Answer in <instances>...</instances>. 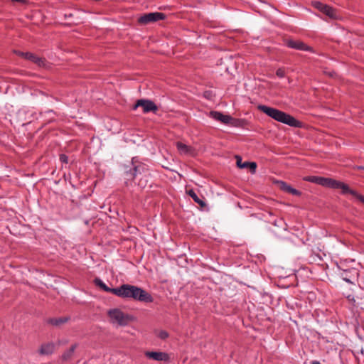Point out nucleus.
<instances>
[{
    "mask_svg": "<svg viewBox=\"0 0 364 364\" xmlns=\"http://www.w3.org/2000/svg\"><path fill=\"white\" fill-rule=\"evenodd\" d=\"M237 159V166L240 168H247L249 165V161H245L244 163L242 162V158L240 156H236Z\"/></svg>",
    "mask_w": 364,
    "mask_h": 364,
    "instance_id": "4be33fe9",
    "label": "nucleus"
},
{
    "mask_svg": "<svg viewBox=\"0 0 364 364\" xmlns=\"http://www.w3.org/2000/svg\"><path fill=\"white\" fill-rule=\"evenodd\" d=\"M94 284L98 287L99 288L102 289L106 292L112 293L114 295L117 294V288H109L108 287L100 278L96 277L93 280Z\"/></svg>",
    "mask_w": 364,
    "mask_h": 364,
    "instance_id": "ddd939ff",
    "label": "nucleus"
},
{
    "mask_svg": "<svg viewBox=\"0 0 364 364\" xmlns=\"http://www.w3.org/2000/svg\"><path fill=\"white\" fill-rule=\"evenodd\" d=\"M289 193H290V194H291L293 196H300L301 195V191L294 188L293 187H291V188L290 189V191L289 192Z\"/></svg>",
    "mask_w": 364,
    "mask_h": 364,
    "instance_id": "bb28decb",
    "label": "nucleus"
},
{
    "mask_svg": "<svg viewBox=\"0 0 364 364\" xmlns=\"http://www.w3.org/2000/svg\"><path fill=\"white\" fill-rule=\"evenodd\" d=\"M343 279H344L345 281H346L347 282H348V283H352V282H351L349 279H348L347 277H343Z\"/></svg>",
    "mask_w": 364,
    "mask_h": 364,
    "instance_id": "473e14b6",
    "label": "nucleus"
},
{
    "mask_svg": "<svg viewBox=\"0 0 364 364\" xmlns=\"http://www.w3.org/2000/svg\"><path fill=\"white\" fill-rule=\"evenodd\" d=\"M107 314L112 323H117L121 326H127L133 321L132 316L124 313L119 309H110L108 311Z\"/></svg>",
    "mask_w": 364,
    "mask_h": 364,
    "instance_id": "39448f33",
    "label": "nucleus"
},
{
    "mask_svg": "<svg viewBox=\"0 0 364 364\" xmlns=\"http://www.w3.org/2000/svg\"><path fill=\"white\" fill-rule=\"evenodd\" d=\"M346 190L343 189L342 191L343 194H350L353 196L355 197L358 200H359L361 203H364V196L360 193H358L357 191L352 190L349 188V186L346 184Z\"/></svg>",
    "mask_w": 364,
    "mask_h": 364,
    "instance_id": "2eb2a0df",
    "label": "nucleus"
},
{
    "mask_svg": "<svg viewBox=\"0 0 364 364\" xmlns=\"http://www.w3.org/2000/svg\"><path fill=\"white\" fill-rule=\"evenodd\" d=\"M147 181H143L142 178H141L138 183V185L142 188L145 187L146 186Z\"/></svg>",
    "mask_w": 364,
    "mask_h": 364,
    "instance_id": "c85d7f7f",
    "label": "nucleus"
},
{
    "mask_svg": "<svg viewBox=\"0 0 364 364\" xmlns=\"http://www.w3.org/2000/svg\"><path fill=\"white\" fill-rule=\"evenodd\" d=\"M55 348V345L53 342L43 343L41 346L39 353L41 355H50L54 352Z\"/></svg>",
    "mask_w": 364,
    "mask_h": 364,
    "instance_id": "4468645a",
    "label": "nucleus"
},
{
    "mask_svg": "<svg viewBox=\"0 0 364 364\" xmlns=\"http://www.w3.org/2000/svg\"><path fill=\"white\" fill-rule=\"evenodd\" d=\"M311 364H321L320 362L317 361V360H314L312 362Z\"/></svg>",
    "mask_w": 364,
    "mask_h": 364,
    "instance_id": "f704fd0d",
    "label": "nucleus"
},
{
    "mask_svg": "<svg viewBox=\"0 0 364 364\" xmlns=\"http://www.w3.org/2000/svg\"><path fill=\"white\" fill-rule=\"evenodd\" d=\"M176 147H177L178 150L181 153H183V154H188L191 151V146H188L186 144L181 142V141L176 142Z\"/></svg>",
    "mask_w": 364,
    "mask_h": 364,
    "instance_id": "aec40b11",
    "label": "nucleus"
},
{
    "mask_svg": "<svg viewBox=\"0 0 364 364\" xmlns=\"http://www.w3.org/2000/svg\"><path fill=\"white\" fill-rule=\"evenodd\" d=\"M116 296L124 299H133L145 303H151L154 301L152 296L141 287L131 284H122L117 287Z\"/></svg>",
    "mask_w": 364,
    "mask_h": 364,
    "instance_id": "f257e3e1",
    "label": "nucleus"
},
{
    "mask_svg": "<svg viewBox=\"0 0 364 364\" xmlns=\"http://www.w3.org/2000/svg\"><path fill=\"white\" fill-rule=\"evenodd\" d=\"M304 180L333 189H341V191H343V189L346 190V183L331 178L309 176L304 177Z\"/></svg>",
    "mask_w": 364,
    "mask_h": 364,
    "instance_id": "20e7f679",
    "label": "nucleus"
},
{
    "mask_svg": "<svg viewBox=\"0 0 364 364\" xmlns=\"http://www.w3.org/2000/svg\"><path fill=\"white\" fill-rule=\"evenodd\" d=\"M70 320L69 316H63L59 318H49L46 320L48 324H50L53 326L60 327L65 324Z\"/></svg>",
    "mask_w": 364,
    "mask_h": 364,
    "instance_id": "9b49d317",
    "label": "nucleus"
},
{
    "mask_svg": "<svg viewBox=\"0 0 364 364\" xmlns=\"http://www.w3.org/2000/svg\"><path fill=\"white\" fill-rule=\"evenodd\" d=\"M13 2H19L21 4H26L27 2V0H11Z\"/></svg>",
    "mask_w": 364,
    "mask_h": 364,
    "instance_id": "2f4dec72",
    "label": "nucleus"
},
{
    "mask_svg": "<svg viewBox=\"0 0 364 364\" xmlns=\"http://www.w3.org/2000/svg\"><path fill=\"white\" fill-rule=\"evenodd\" d=\"M246 124V121L242 119H236L231 117V119L229 120L228 125H231L235 127H243Z\"/></svg>",
    "mask_w": 364,
    "mask_h": 364,
    "instance_id": "6ab92c4d",
    "label": "nucleus"
},
{
    "mask_svg": "<svg viewBox=\"0 0 364 364\" xmlns=\"http://www.w3.org/2000/svg\"><path fill=\"white\" fill-rule=\"evenodd\" d=\"M322 13H323L324 14H326L332 19H336L338 18L336 10L334 8L326 4L323 8V11Z\"/></svg>",
    "mask_w": 364,
    "mask_h": 364,
    "instance_id": "f3484780",
    "label": "nucleus"
},
{
    "mask_svg": "<svg viewBox=\"0 0 364 364\" xmlns=\"http://www.w3.org/2000/svg\"><path fill=\"white\" fill-rule=\"evenodd\" d=\"M285 44L287 47L298 50H304V51H309L313 52V48L306 43H304L301 41H295L293 39H287L285 41Z\"/></svg>",
    "mask_w": 364,
    "mask_h": 364,
    "instance_id": "6e6552de",
    "label": "nucleus"
},
{
    "mask_svg": "<svg viewBox=\"0 0 364 364\" xmlns=\"http://www.w3.org/2000/svg\"><path fill=\"white\" fill-rule=\"evenodd\" d=\"M145 356L156 361L168 362L170 360V355L165 352L146 351L145 352Z\"/></svg>",
    "mask_w": 364,
    "mask_h": 364,
    "instance_id": "1a4fd4ad",
    "label": "nucleus"
},
{
    "mask_svg": "<svg viewBox=\"0 0 364 364\" xmlns=\"http://www.w3.org/2000/svg\"><path fill=\"white\" fill-rule=\"evenodd\" d=\"M166 14L161 12L148 13L141 16L138 18V23L141 25H147L150 23L156 22L159 20H164Z\"/></svg>",
    "mask_w": 364,
    "mask_h": 364,
    "instance_id": "423d86ee",
    "label": "nucleus"
},
{
    "mask_svg": "<svg viewBox=\"0 0 364 364\" xmlns=\"http://www.w3.org/2000/svg\"><path fill=\"white\" fill-rule=\"evenodd\" d=\"M26 59L36 63V65H38L40 67L45 66L46 62L45 58H39L37 55H36L33 53H30V52H26Z\"/></svg>",
    "mask_w": 364,
    "mask_h": 364,
    "instance_id": "f8f14e48",
    "label": "nucleus"
},
{
    "mask_svg": "<svg viewBox=\"0 0 364 364\" xmlns=\"http://www.w3.org/2000/svg\"><path fill=\"white\" fill-rule=\"evenodd\" d=\"M132 166L124 171L125 183L128 185L129 181H133L138 176L149 175V166L142 162L137 156H134L131 161Z\"/></svg>",
    "mask_w": 364,
    "mask_h": 364,
    "instance_id": "7ed1b4c3",
    "label": "nucleus"
},
{
    "mask_svg": "<svg viewBox=\"0 0 364 364\" xmlns=\"http://www.w3.org/2000/svg\"><path fill=\"white\" fill-rule=\"evenodd\" d=\"M279 188L284 192L288 193L290 191L291 186L284 181H279Z\"/></svg>",
    "mask_w": 364,
    "mask_h": 364,
    "instance_id": "412c9836",
    "label": "nucleus"
},
{
    "mask_svg": "<svg viewBox=\"0 0 364 364\" xmlns=\"http://www.w3.org/2000/svg\"><path fill=\"white\" fill-rule=\"evenodd\" d=\"M311 5L316 9L319 10L320 11L323 12V8L325 7L326 4L320 2V1H312L311 2Z\"/></svg>",
    "mask_w": 364,
    "mask_h": 364,
    "instance_id": "5701e85b",
    "label": "nucleus"
},
{
    "mask_svg": "<svg viewBox=\"0 0 364 364\" xmlns=\"http://www.w3.org/2000/svg\"><path fill=\"white\" fill-rule=\"evenodd\" d=\"M15 53H16V55H18V56H21L23 58L26 59V52L24 53V52H21V51H15Z\"/></svg>",
    "mask_w": 364,
    "mask_h": 364,
    "instance_id": "7c9ffc66",
    "label": "nucleus"
},
{
    "mask_svg": "<svg viewBox=\"0 0 364 364\" xmlns=\"http://www.w3.org/2000/svg\"><path fill=\"white\" fill-rule=\"evenodd\" d=\"M209 116L213 119L220 122L224 124H228L229 123V120L231 119L230 115L224 114L222 112L218 111H210Z\"/></svg>",
    "mask_w": 364,
    "mask_h": 364,
    "instance_id": "9d476101",
    "label": "nucleus"
},
{
    "mask_svg": "<svg viewBox=\"0 0 364 364\" xmlns=\"http://www.w3.org/2000/svg\"><path fill=\"white\" fill-rule=\"evenodd\" d=\"M188 194L192 198V199L196 203H198L200 207L203 208V207H205L206 206V203L203 200V199H200L196 193V192L191 189L188 191Z\"/></svg>",
    "mask_w": 364,
    "mask_h": 364,
    "instance_id": "a211bd4d",
    "label": "nucleus"
},
{
    "mask_svg": "<svg viewBox=\"0 0 364 364\" xmlns=\"http://www.w3.org/2000/svg\"><path fill=\"white\" fill-rule=\"evenodd\" d=\"M139 107H141L144 113L153 112L154 113L158 110V107L156 104L149 100L140 99L138 100L135 105L133 106V109H136Z\"/></svg>",
    "mask_w": 364,
    "mask_h": 364,
    "instance_id": "0eeeda50",
    "label": "nucleus"
},
{
    "mask_svg": "<svg viewBox=\"0 0 364 364\" xmlns=\"http://www.w3.org/2000/svg\"><path fill=\"white\" fill-rule=\"evenodd\" d=\"M169 336V334L166 331H160L158 333V337L161 340H165Z\"/></svg>",
    "mask_w": 364,
    "mask_h": 364,
    "instance_id": "b1692460",
    "label": "nucleus"
},
{
    "mask_svg": "<svg viewBox=\"0 0 364 364\" xmlns=\"http://www.w3.org/2000/svg\"><path fill=\"white\" fill-rule=\"evenodd\" d=\"M77 347V344H76V343L70 346V348L61 355V359L63 361H68V360H70L72 358Z\"/></svg>",
    "mask_w": 364,
    "mask_h": 364,
    "instance_id": "dca6fc26",
    "label": "nucleus"
},
{
    "mask_svg": "<svg viewBox=\"0 0 364 364\" xmlns=\"http://www.w3.org/2000/svg\"><path fill=\"white\" fill-rule=\"evenodd\" d=\"M358 170H363L364 171V166H360L357 168Z\"/></svg>",
    "mask_w": 364,
    "mask_h": 364,
    "instance_id": "72a5a7b5",
    "label": "nucleus"
},
{
    "mask_svg": "<svg viewBox=\"0 0 364 364\" xmlns=\"http://www.w3.org/2000/svg\"><path fill=\"white\" fill-rule=\"evenodd\" d=\"M257 109L279 122L296 128H301L303 126V123L301 121L297 120L293 116L276 108L259 105L257 106Z\"/></svg>",
    "mask_w": 364,
    "mask_h": 364,
    "instance_id": "f03ea898",
    "label": "nucleus"
},
{
    "mask_svg": "<svg viewBox=\"0 0 364 364\" xmlns=\"http://www.w3.org/2000/svg\"><path fill=\"white\" fill-rule=\"evenodd\" d=\"M251 173H255L256 172L257 164L255 162H250L248 167Z\"/></svg>",
    "mask_w": 364,
    "mask_h": 364,
    "instance_id": "a878e982",
    "label": "nucleus"
},
{
    "mask_svg": "<svg viewBox=\"0 0 364 364\" xmlns=\"http://www.w3.org/2000/svg\"><path fill=\"white\" fill-rule=\"evenodd\" d=\"M276 75L277 77L282 78V77H284L285 76V70L284 68H280L279 69L277 70L276 71Z\"/></svg>",
    "mask_w": 364,
    "mask_h": 364,
    "instance_id": "393cba45",
    "label": "nucleus"
},
{
    "mask_svg": "<svg viewBox=\"0 0 364 364\" xmlns=\"http://www.w3.org/2000/svg\"><path fill=\"white\" fill-rule=\"evenodd\" d=\"M60 161L63 164H68V157L64 154H62L60 155Z\"/></svg>",
    "mask_w": 364,
    "mask_h": 364,
    "instance_id": "cd10ccee",
    "label": "nucleus"
},
{
    "mask_svg": "<svg viewBox=\"0 0 364 364\" xmlns=\"http://www.w3.org/2000/svg\"><path fill=\"white\" fill-rule=\"evenodd\" d=\"M355 300H354V303H355ZM354 306H360V309L364 310V303L363 302H360V301H358L356 304H354Z\"/></svg>",
    "mask_w": 364,
    "mask_h": 364,
    "instance_id": "c756f323",
    "label": "nucleus"
}]
</instances>
